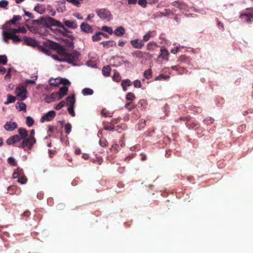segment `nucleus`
Returning <instances> with one entry per match:
<instances>
[{
    "instance_id": "nucleus-1",
    "label": "nucleus",
    "mask_w": 253,
    "mask_h": 253,
    "mask_svg": "<svg viewBox=\"0 0 253 253\" xmlns=\"http://www.w3.org/2000/svg\"><path fill=\"white\" fill-rule=\"evenodd\" d=\"M54 48L57 50L60 58L57 55H53L52 57L56 60L60 61H66L69 63L77 61L80 54L77 51H69L65 47L58 43H56Z\"/></svg>"
},
{
    "instance_id": "nucleus-2",
    "label": "nucleus",
    "mask_w": 253,
    "mask_h": 253,
    "mask_svg": "<svg viewBox=\"0 0 253 253\" xmlns=\"http://www.w3.org/2000/svg\"><path fill=\"white\" fill-rule=\"evenodd\" d=\"M19 134H15L8 138L6 140L7 145H15L20 142L21 140L27 137L28 131L23 127L18 129Z\"/></svg>"
},
{
    "instance_id": "nucleus-3",
    "label": "nucleus",
    "mask_w": 253,
    "mask_h": 253,
    "mask_svg": "<svg viewBox=\"0 0 253 253\" xmlns=\"http://www.w3.org/2000/svg\"><path fill=\"white\" fill-rule=\"evenodd\" d=\"M2 36L3 41L5 42L8 43L9 40L11 39L14 43H19L23 42V38H20L19 37L16 35V34L12 32L3 30L2 31Z\"/></svg>"
},
{
    "instance_id": "nucleus-4",
    "label": "nucleus",
    "mask_w": 253,
    "mask_h": 253,
    "mask_svg": "<svg viewBox=\"0 0 253 253\" xmlns=\"http://www.w3.org/2000/svg\"><path fill=\"white\" fill-rule=\"evenodd\" d=\"M36 142V139L35 138H32L28 137L23 139L22 142L17 143L14 146L23 149L27 148L30 150Z\"/></svg>"
},
{
    "instance_id": "nucleus-5",
    "label": "nucleus",
    "mask_w": 253,
    "mask_h": 253,
    "mask_svg": "<svg viewBox=\"0 0 253 253\" xmlns=\"http://www.w3.org/2000/svg\"><path fill=\"white\" fill-rule=\"evenodd\" d=\"M12 177L14 179L17 178L18 182L22 184H24L27 182V178L24 175L23 169L20 168H18L15 169L13 173Z\"/></svg>"
},
{
    "instance_id": "nucleus-6",
    "label": "nucleus",
    "mask_w": 253,
    "mask_h": 253,
    "mask_svg": "<svg viewBox=\"0 0 253 253\" xmlns=\"http://www.w3.org/2000/svg\"><path fill=\"white\" fill-rule=\"evenodd\" d=\"M96 12L99 18L103 20L110 21L112 19V15L110 11L107 9L102 8L96 9Z\"/></svg>"
},
{
    "instance_id": "nucleus-7",
    "label": "nucleus",
    "mask_w": 253,
    "mask_h": 253,
    "mask_svg": "<svg viewBox=\"0 0 253 253\" xmlns=\"http://www.w3.org/2000/svg\"><path fill=\"white\" fill-rule=\"evenodd\" d=\"M15 92L18 97V99L21 101L24 100L27 97L26 87L24 85H18L16 88Z\"/></svg>"
},
{
    "instance_id": "nucleus-8",
    "label": "nucleus",
    "mask_w": 253,
    "mask_h": 253,
    "mask_svg": "<svg viewBox=\"0 0 253 253\" xmlns=\"http://www.w3.org/2000/svg\"><path fill=\"white\" fill-rule=\"evenodd\" d=\"M41 20H42L43 23H45L47 26H56L62 28L63 30H65V28L64 25L60 21H58L52 17H48L45 18H42Z\"/></svg>"
},
{
    "instance_id": "nucleus-9",
    "label": "nucleus",
    "mask_w": 253,
    "mask_h": 253,
    "mask_svg": "<svg viewBox=\"0 0 253 253\" xmlns=\"http://www.w3.org/2000/svg\"><path fill=\"white\" fill-rule=\"evenodd\" d=\"M173 5L178 7L179 10L185 15L186 12L189 11V6L187 4L184 2H179L178 1H174L172 3Z\"/></svg>"
},
{
    "instance_id": "nucleus-10",
    "label": "nucleus",
    "mask_w": 253,
    "mask_h": 253,
    "mask_svg": "<svg viewBox=\"0 0 253 253\" xmlns=\"http://www.w3.org/2000/svg\"><path fill=\"white\" fill-rule=\"evenodd\" d=\"M240 17L247 23H249L252 22L253 21V9H252L245 13L242 14Z\"/></svg>"
},
{
    "instance_id": "nucleus-11",
    "label": "nucleus",
    "mask_w": 253,
    "mask_h": 253,
    "mask_svg": "<svg viewBox=\"0 0 253 253\" xmlns=\"http://www.w3.org/2000/svg\"><path fill=\"white\" fill-rule=\"evenodd\" d=\"M55 115L56 113L54 111H50L42 117L41 121L42 122H43L45 121H50L55 117Z\"/></svg>"
},
{
    "instance_id": "nucleus-12",
    "label": "nucleus",
    "mask_w": 253,
    "mask_h": 253,
    "mask_svg": "<svg viewBox=\"0 0 253 253\" xmlns=\"http://www.w3.org/2000/svg\"><path fill=\"white\" fill-rule=\"evenodd\" d=\"M21 19V16L19 15H14L12 19L7 21L3 26V29H8L9 28V26L10 24H15L16 22L18 21H19Z\"/></svg>"
},
{
    "instance_id": "nucleus-13",
    "label": "nucleus",
    "mask_w": 253,
    "mask_h": 253,
    "mask_svg": "<svg viewBox=\"0 0 253 253\" xmlns=\"http://www.w3.org/2000/svg\"><path fill=\"white\" fill-rule=\"evenodd\" d=\"M8 192L11 195H19L21 192L20 188L16 185H11L7 188Z\"/></svg>"
},
{
    "instance_id": "nucleus-14",
    "label": "nucleus",
    "mask_w": 253,
    "mask_h": 253,
    "mask_svg": "<svg viewBox=\"0 0 253 253\" xmlns=\"http://www.w3.org/2000/svg\"><path fill=\"white\" fill-rule=\"evenodd\" d=\"M23 41L28 45H30L33 47H35L38 45V42L34 39L24 36L23 38Z\"/></svg>"
},
{
    "instance_id": "nucleus-15",
    "label": "nucleus",
    "mask_w": 253,
    "mask_h": 253,
    "mask_svg": "<svg viewBox=\"0 0 253 253\" xmlns=\"http://www.w3.org/2000/svg\"><path fill=\"white\" fill-rule=\"evenodd\" d=\"M161 53L158 56L159 58H161L166 61L169 60V51L164 46H162L160 49Z\"/></svg>"
},
{
    "instance_id": "nucleus-16",
    "label": "nucleus",
    "mask_w": 253,
    "mask_h": 253,
    "mask_svg": "<svg viewBox=\"0 0 253 253\" xmlns=\"http://www.w3.org/2000/svg\"><path fill=\"white\" fill-rule=\"evenodd\" d=\"M17 126V124L15 122H7L3 127L5 130L11 131L16 128Z\"/></svg>"
},
{
    "instance_id": "nucleus-17",
    "label": "nucleus",
    "mask_w": 253,
    "mask_h": 253,
    "mask_svg": "<svg viewBox=\"0 0 253 253\" xmlns=\"http://www.w3.org/2000/svg\"><path fill=\"white\" fill-rule=\"evenodd\" d=\"M81 29L82 31L86 33H93L92 27L86 23L83 22L81 24L80 26Z\"/></svg>"
},
{
    "instance_id": "nucleus-18",
    "label": "nucleus",
    "mask_w": 253,
    "mask_h": 253,
    "mask_svg": "<svg viewBox=\"0 0 253 253\" xmlns=\"http://www.w3.org/2000/svg\"><path fill=\"white\" fill-rule=\"evenodd\" d=\"M68 91V87L66 86H63L60 87L58 92H57L58 94L57 100H60L63 96L67 94Z\"/></svg>"
},
{
    "instance_id": "nucleus-19",
    "label": "nucleus",
    "mask_w": 253,
    "mask_h": 253,
    "mask_svg": "<svg viewBox=\"0 0 253 253\" xmlns=\"http://www.w3.org/2000/svg\"><path fill=\"white\" fill-rule=\"evenodd\" d=\"M131 45L135 48L140 49L144 46L143 41L135 39L130 41Z\"/></svg>"
},
{
    "instance_id": "nucleus-20",
    "label": "nucleus",
    "mask_w": 253,
    "mask_h": 253,
    "mask_svg": "<svg viewBox=\"0 0 253 253\" xmlns=\"http://www.w3.org/2000/svg\"><path fill=\"white\" fill-rule=\"evenodd\" d=\"M5 30L12 32L15 34L22 33H26L27 30L24 27H19L18 28H8V29H5Z\"/></svg>"
},
{
    "instance_id": "nucleus-21",
    "label": "nucleus",
    "mask_w": 253,
    "mask_h": 253,
    "mask_svg": "<svg viewBox=\"0 0 253 253\" xmlns=\"http://www.w3.org/2000/svg\"><path fill=\"white\" fill-rule=\"evenodd\" d=\"M66 104L69 106H74L75 103V95H70L66 98Z\"/></svg>"
},
{
    "instance_id": "nucleus-22",
    "label": "nucleus",
    "mask_w": 253,
    "mask_h": 253,
    "mask_svg": "<svg viewBox=\"0 0 253 253\" xmlns=\"http://www.w3.org/2000/svg\"><path fill=\"white\" fill-rule=\"evenodd\" d=\"M114 33L115 34L116 36L118 37H122L123 36L125 33V28L122 27L120 26L119 27H117L114 31Z\"/></svg>"
},
{
    "instance_id": "nucleus-23",
    "label": "nucleus",
    "mask_w": 253,
    "mask_h": 253,
    "mask_svg": "<svg viewBox=\"0 0 253 253\" xmlns=\"http://www.w3.org/2000/svg\"><path fill=\"white\" fill-rule=\"evenodd\" d=\"M100 44H102L103 47L105 48H109L116 46V43L114 41L102 42Z\"/></svg>"
},
{
    "instance_id": "nucleus-24",
    "label": "nucleus",
    "mask_w": 253,
    "mask_h": 253,
    "mask_svg": "<svg viewBox=\"0 0 253 253\" xmlns=\"http://www.w3.org/2000/svg\"><path fill=\"white\" fill-rule=\"evenodd\" d=\"M64 24L66 26L71 29H76L77 27V23L73 21L65 20Z\"/></svg>"
},
{
    "instance_id": "nucleus-25",
    "label": "nucleus",
    "mask_w": 253,
    "mask_h": 253,
    "mask_svg": "<svg viewBox=\"0 0 253 253\" xmlns=\"http://www.w3.org/2000/svg\"><path fill=\"white\" fill-rule=\"evenodd\" d=\"M111 69L110 66H104L102 70L103 75L105 77H108L110 75Z\"/></svg>"
},
{
    "instance_id": "nucleus-26",
    "label": "nucleus",
    "mask_w": 253,
    "mask_h": 253,
    "mask_svg": "<svg viewBox=\"0 0 253 253\" xmlns=\"http://www.w3.org/2000/svg\"><path fill=\"white\" fill-rule=\"evenodd\" d=\"M159 47L157 43L154 42H149L147 45V49L150 51H154L155 48Z\"/></svg>"
},
{
    "instance_id": "nucleus-27",
    "label": "nucleus",
    "mask_w": 253,
    "mask_h": 253,
    "mask_svg": "<svg viewBox=\"0 0 253 253\" xmlns=\"http://www.w3.org/2000/svg\"><path fill=\"white\" fill-rule=\"evenodd\" d=\"M16 108L19 110V111H26V105L23 102H17L16 104Z\"/></svg>"
},
{
    "instance_id": "nucleus-28",
    "label": "nucleus",
    "mask_w": 253,
    "mask_h": 253,
    "mask_svg": "<svg viewBox=\"0 0 253 253\" xmlns=\"http://www.w3.org/2000/svg\"><path fill=\"white\" fill-rule=\"evenodd\" d=\"M16 100V97L14 96H12L10 94L7 95V99L6 101L4 102V104L7 105L11 103H13Z\"/></svg>"
},
{
    "instance_id": "nucleus-29",
    "label": "nucleus",
    "mask_w": 253,
    "mask_h": 253,
    "mask_svg": "<svg viewBox=\"0 0 253 253\" xmlns=\"http://www.w3.org/2000/svg\"><path fill=\"white\" fill-rule=\"evenodd\" d=\"M101 39V32H99L92 36V40L93 42H97Z\"/></svg>"
},
{
    "instance_id": "nucleus-30",
    "label": "nucleus",
    "mask_w": 253,
    "mask_h": 253,
    "mask_svg": "<svg viewBox=\"0 0 253 253\" xmlns=\"http://www.w3.org/2000/svg\"><path fill=\"white\" fill-rule=\"evenodd\" d=\"M82 93L84 95H91L93 93V90L89 88H85L83 89Z\"/></svg>"
},
{
    "instance_id": "nucleus-31",
    "label": "nucleus",
    "mask_w": 253,
    "mask_h": 253,
    "mask_svg": "<svg viewBox=\"0 0 253 253\" xmlns=\"http://www.w3.org/2000/svg\"><path fill=\"white\" fill-rule=\"evenodd\" d=\"M7 162L10 166L13 167H15L17 165L15 159L13 157L8 158L7 159Z\"/></svg>"
},
{
    "instance_id": "nucleus-32",
    "label": "nucleus",
    "mask_w": 253,
    "mask_h": 253,
    "mask_svg": "<svg viewBox=\"0 0 253 253\" xmlns=\"http://www.w3.org/2000/svg\"><path fill=\"white\" fill-rule=\"evenodd\" d=\"M101 30L103 31L107 32L109 34L111 35L113 33V29L110 27L104 26L102 27Z\"/></svg>"
},
{
    "instance_id": "nucleus-33",
    "label": "nucleus",
    "mask_w": 253,
    "mask_h": 253,
    "mask_svg": "<svg viewBox=\"0 0 253 253\" xmlns=\"http://www.w3.org/2000/svg\"><path fill=\"white\" fill-rule=\"evenodd\" d=\"M59 83L60 84L64 85V86L69 85L71 84L70 81L66 79H60Z\"/></svg>"
},
{
    "instance_id": "nucleus-34",
    "label": "nucleus",
    "mask_w": 253,
    "mask_h": 253,
    "mask_svg": "<svg viewBox=\"0 0 253 253\" xmlns=\"http://www.w3.org/2000/svg\"><path fill=\"white\" fill-rule=\"evenodd\" d=\"M135 99L134 94L132 92H128L126 96V99L130 101H133Z\"/></svg>"
},
{
    "instance_id": "nucleus-35",
    "label": "nucleus",
    "mask_w": 253,
    "mask_h": 253,
    "mask_svg": "<svg viewBox=\"0 0 253 253\" xmlns=\"http://www.w3.org/2000/svg\"><path fill=\"white\" fill-rule=\"evenodd\" d=\"M170 77L168 75H165L163 74H161L158 76L156 77L155 78V80H168L169 79Z\"/></svg>"
},
{
    "instance_id": "nucleus-36",
    "label": "nucleus",
    "mask_w": 253,
    "mask_h": 253,
    "mask_svg": "<svg viewBox=\"0 0 253 253\" xmlns=\"http://www.w3.org/2000/svg\"><path fill=\"white\" fill-rule=\"evenodd\" d=\"M34 123V121L32 118H31L30 116H28L26 118V124L28 126L30 127V126H32Z\"/></svg>"
},
{
    "instance_id": "nucleus-37",
    "label": "nucleus",
    "mask_w": 253,
    "mask_h": 253,
    "mask_svg": "<svg viewBox=\"0 0 253 253\" xmlns=\"http://www.w3.org/2000/svg\"><path fill=\"white\" fill-rule=\"evenodd\" d=\"M136 107L135 105L132 104L131 102H128L126 104L125 107L129 111H130L133 109L135 108Z\"/></svg>"
},
{
    "instance_id": "nucleus-38",
    "label": "nucleus",
    "mask_w": 253,
    "mask_h": 253,
    "mask_svg": "<svg viewBox=\"0 0 253 253\" xmlns=\"http://www.w3.org/2000/svg\"><path fill=\"white\" fill-rule=\"evenodd\" d=\"M60 32L64 36L73 38V36L70 34V32L67 30L66 28L65 30L63 29V31L60 30Z\"/></svg>"
},
{
    "instance_id": "nucleus-39",
    "label": "nucleus",
    "mask_w": 253,
    "mask_h": 253,
    "mask_svg": "<svg viewBox=\"0 0 253 253\" xmlns=\"http://www.w3.org/2000/svg\"><path fill=\"white\" fill-rule=\"evenodd\" d=\"M152 71L151 70L148 69L144 72V76L147 79H149L152 76Z\"/></svg>"
},
{
    "instance_id": "nucleus-40",
    "label": "nucleus",
    "mask_w": 253,
    "mask_h": 253,
    "mask_svg": "<svg viewBox=\"0 0 253 253\" xmlns=\"http://www.w3.org/2000/svg\"><path fill=\"white\" fill-rule=\"evenodd\" d=\"M7 62V57L5 55H0V64L6 65Z\"/></svg>"
},
{
    "instance_id": "nucleus-41",
    "label": "nucleus",
    "mask_w": 253,
    "mask_h": 253,
    "mask_svg": "<svg viewBox=\"0 0 253 253\" xmlns=\"http://www.w3.org/2000/svg\"><path fill=\"white\" fill-rule=\"evenodd\" d=\"M142 54H143V52L139 51V50H137V51H134L132 53V55L133 56H135V57H139V58L142 57H143Z\"/></svg>"
},
{
    "instance_id": "nucleus-42",
    "label": "nucleus",
    "mask_w": 253,
    "mask_h": 253,
    "mask_svg": "<svg viewBox=\"0 0 253 253\" xmlns=\"http://www.w3.org/2000/svg\"><path fill=\"white\" fill-rule=\"evenodd\" d=\"M148 3L147 0H138V4L143 8H145Z\"/></svg>"
},
{
    "instance_id": "nucleus-43",
    "label": "nucleus",
    "mask_w": 253,
    "mask_h": 253,
    "mask_svg": "<svg viewBox=\"0 0 253 253\" xmlns=\"http://www.w3.org/2000/svg\"><path fill=\"white\" fill-rule=\"evenodd\" d=\"M34 10L40 14H42L44 12V9L39 5L35 7Z\"/></svg>"
},
{
    "instance_id": "nucleus-44",
    "label": "nucleus",
    "mask_w": 253,
    "mask_h": 253,
    "mask_svg": "<svg viewBox=\"0 0 253 253\" xmlns=\"http://www.w3.org/2000/svg\"><path fill=\"white\" fill-rule=\"evenodd\" d=\"M104 128L105 130L113 131L115 129V126L110 123V125H104Z\"/></svg>"
},
{
    "instance_id": "nucleus-45",
    "label": "nucleus",
    "mask_w": 253,
    "mask_h": 253,
    "mask_svg": "<svg viewBox=\"0 0 253 253\" xmlns=\"http://www.w3.org/2000/svg\"><path fill=\"white\" fill-rule=\"evenodd\" d=\"M65 101H62L60 103H59L56 107H55V109L57 110L61 109L62 108H63L65 105Z\"/></svg>"
},
{
    "instance_id": "nucleus-46",
    "label": "nucleus",
    "mask_w": 253,
    "mask_h": 253,
    "mask_svg": "<svg viewBox=\"0 0 253 253\" xmlns=\"http://www.w3.org/2000/svg\"><path fill=\"white\" fill-rule=\"evenodd\" d=\"M72 126L70 123H67L65 126V130L67 134H69L71 131Z\"/></svg>"
},
{
    "instance_id": "nucleus-47",
    "label": "nucleus",
    "mask_w": 253,
    "mask_h": 253,
    "mask_svg": "<svg viewBox=\"0 0 253 253\" xmlns=\"http://www.w3.org/2000/svg\"><path fill=\"white\" fill-rule=\"evenodd\" d=\"M67 1L72 3L77 7L80 6V2L79 0H66Z\"/></svg>"
},
{
    "instance_id": "nucleus-48",
    "label": "nucleus",
    "mask_w": 253,
    "mask_h": 253,
    "mask_svg": "<svg viewBox=\"0 0 253 253\" xmlns=\"http://www.w3.org/2000/svg\"><path fill=\"white\" fill-rule=\"evenodd\" d=\"M67 110L71 116L74 117L75 116V113L74 112V106H69Z\"/></svg>"
},
{
    "instance_id": "nucleus-49",
    "label": "nucleus",
    "mask_w": 253,
    "mask_h": 253,
    "mask_svg": "<svg viewBox=\"0 0 253 253\" xmlns=\"http://www.w3.org/2000/svg\"><path fill=\"white\" fill-rule=\"evenodd\" d=\"M8 4V1L6 0H2L0 1V7L6 8Z\"/></svg>"
},
{
    "instance_id": "nucleus-50",
    "label": "nucleus",
    "mask_w": 253,
    "mask_h": 253,
    "mask_svg": "<svg viewBox=\"0 0 253 253\" xmlns=\"http://www.w3.org/2000/svg\"><path fill=\"white\" fill-rule=\"evenodd\" d=\"M131 85V81L128 79L125 80L122 83V86H129Z\"/></svg>"
},
{
    "instance_id": "nucleus-51",
    "label": "nucleus",
    "mask_w": 253,
    "mask_h": 253,
    "mask_svg": "<svg viewBox=\"0 0 253 253\" xmlns=\"http://www.w3.org/2000/svg\"><path fill=\"white\" fill-rule=\"evenodd\" d=\"M113 79L116 82H119L121 80V76L118 73H115Z\"/></svg>"
},
{
    "instance_id": "nucleus-52",
    "label": "nucleus",
    "mask_w": 253,
    "mask_h": 253,
    "mask_svg": "<svg viewBox=\"0 0 253 253\" xmlns=\"http://www.w3.org/2000/svg\"><path fill=\"white\" fill-rule=\"evenodd\" d=\"M101 115L104 117H111V113H109L108 111H107L105 109H102L101 110Z\"/></svg>"
},
{
    "instance_id": "nucleus-53",
    "label": "nucleus",
    "mask_w": 253,
    "mask_h": 253,
    "mask_svg": "<svg viewBox=\"0 0 253 253\" xmlns=\"http://www.w3.org/2000/svg\"><path fill=\"white\" fill-rule=\"evenodd\" d=\"M151 36V35L150 33L148 32L147 34H146V35H145L143 36L142 41H143V42L148 41L149 40Z\"/></svg>"
},
{
    "instance_id": "nucleus-54",
    "label": "nucleus",
    "mask_w": 253,
    "mask_h": 253,
    "mask_svg": "<svg viewBox=\"0 0 253 253\" xmlns=\"http://www.w3.org/2000/svg\"><path fill=\"white\" fill-rule=\"evenodd\" d=\"M60 81V79H55L53 80V82L52 81H50V84L51 85L53 86H57L58 84H59V81Z\"/></svg>"
},
{
    "instance_id": "nucleus-55",
    "label": "nucleus",
    "mask_w": 253,
    "mask_h": 253,
    "mask_svg": "<svg viewBox=\"0 0 253 253\" xmlns=\"http://www.w3.org/2000/svg\"><path fill=\"white\" fill-rule=\"evenodd\" d=\"M51 99L52 100V102L54 101L55 100H57L58 97V94L57 92H53L50 95Z\"/></svg>"
},
{
    "instance_id": "nucleus-56",
    "label": "nucleus",
    "mask_w": 253,
    "mask_h": 253,
    "mask_svg": "<svg viewBox=\"0 0 253 253\" xmlns=\"http://www.w3.org/2000/svg\"><path fill=\"white\" fill-rule=\"evenodd\" d=\"M123 2H122V3H124L125 1H127L128 4H135L137 2V0H122Z\"/></svg>"
},
{
    "instance_id": "nucleus-57",
    "label": "nucleus",
    "mask_w": 253,
    "mask_h": 253,
    "mask_svg": "<svg viewBox=\"0 0 253 253\" xmlns=\"http://www.w3.org/2000/svg\"><path fill=\"white\" fill-rule=\"evenodd\" d=\"M133 85L135 87H140L141 86V82L139 80H136L134 81Z\"/></svg>"
},
{
    "instance_id": "nucleus-58",
    "label": "nucleus",
    "mask_w": 253,
    "mask_h": 253,
    "mask_svg": "<svg viewBox=\"0 0 253 253\" xmlns=\"http://www.w3.org/2000/svg\"><path fill=\"white\" fill-rule=\"evenodd\" d=\"M107 141L105 139H101L99 140V144L102 147H105L106 146Z\"/></svg>"
},
{
    "instance_id": "nucleus-59",
    "label": "nucleus",
    "mask_w": 253,
    "mask_h": 253,
    "mask_svg": "<svg viewBox=\"0 0 253 253\" xmlns=\"http://www.w3.org/2000/svg\"><path fill=\"white\" fill-rule=\"evenodd\" d=\"M171 68L173 70L179 71L183 70V69L179 66H173L171 67Z\"/></svg>"
},
{
    "instance_id": "nucleus-60",
    "label": "nucleus",
    "mask_w": 253,
    "mask_h": 253,
    "mask_svg": "<svg viewBox=\"0 0 253 253\" xmlns=\"http://www.w3.org/2000/svg\"><path fill=\"white\" fill-rule=\"evenodd\" d=\"M35 83H36L35 80H32L27 79V80H26V81H25V84H35Z\"/></svg>"
},
{
    "instance_id": "nucleus-61",
    "label": "nucleus",
    "mask_w": 253,
    "mask_h": 253,
    "mask_svg": "<svg viewBox=\"0 0 253 253\" xmlns=\"http://www.w3.org/2000/svg\"><path fill=\"white\" fill-rule=\"evenodd\" d=\"M143 54L145 55V56L148 59H151L152 57V55L150 54L149 53L144 52Z\"/></svg>"
},
{
    "instance_id": "nucleus-62",
    "label": "nucleus",
    "mask_w": 253,
    "mask_h": 253,
    "mask_svg": "<svg viewBox=\"0 0 253 253\" xmlns=\"http://www.w3.org/2000/svg\"><path fill=\"white\" fill-rule=\"evenodd\" d=\"M37 198L40 199V200H42L43 199V193L42 192H39L37 194Z\"/></svg>"
},
{
    "instance_id": "nucleus-63",
    "label": "nucleus",
    "mask_w": 253,
    "mask_h": 253,
    "mask_svg": "<svg viewBox=\"0 0 253 253\" xmlns=\"http://www.w3.org/2000/svg\"><path fill=\"white\" fill-rule=\"evenodd\" d=\"M25 15L30 18H33L34 17L33 14L28 11H25Z\"/></svg>"
},
{
    "instance_id": "nucleus-64",
    "label": "nucleus",
    "mask_w": 253,
    "mask_h": 253,
    "mask_svg": "<svg viewBox=\"0 0 253 253\" xmlns=\"http://www.w3.org/2000/svg\"><path fill=\"white\" fill-rule=\"evenodd\" d=\"M30 211L28 210L27 211H26L24 212L23 214V215L24 216H25L26 217H28L29 216V215H30Z\"/></svg>"
}]
</instances>
